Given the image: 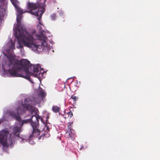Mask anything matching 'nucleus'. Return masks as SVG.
Segmentation results:
<instances>
[{
    "label": "nucleus",
    "instance_id": "obj_3",
    "mask_svg": "<svg viewBox=\"0 0 160 160\" xmlns=\"http://www.w3.org/2000/svg\"><path fill=\"white\" fill-rule=\"evenodd\" d=\"M37 27L39 30L40 34L34 35L28 33V34L32 37V41L30 46H26L32 48L33 51L40 52L43 50L44 46L47 44L46 40L47 37L45 35V32L42 29L41 26L38 25Z\"/></svg>",
    "mask_w": 160,
    "mask_h": 160
},
{
    "label": "nucleus",
    "instance_id": "obj_24",
    "mask_svg": "<svg viewBox=\"0 0 160 160\" xmlns=\"http://www.w3.org/2000/svg\"><path fill=\"white\" fill-rule=\"evenodd\" d=\"M41 19H40V20H39V24H40L41 25H42V22L40 21V20H41Z\"/></svg>",
    "mask_w": 160,
    "mask_h": 160
},
{
    "label": "nucleus",
    "instance_id": "obj_26",
    "mask_svg": "<svg viewBox=\"0 0 160 160\" xmlns=\"http://www.w3.org/2000/svg\"><path fill=\"white\" fill-rule=\"evenodd\" d=\"M66 133V134L68 133L69 136H70V134H69V133H68V132H67Z\"/></svg>",
    "mask_w": 160,
    "mask_h": 160
},
{
    "label": "nucleus",
    "instance_id": "obj_19",
    "mask_svg": "<svg viewBox=\"0 0 160 160\" xmlns=\"http://www.w3.org/2000/svg\"><path fill=\"white\" fill-rule=\"evenodd\" d=\"M71 98H72V99L74 101H76L77 100V97L74 96L72 95L71 97Z\"/></svg>",
    "mask_w": 160,
    "mask_h": 160
},
{
    "label": "nucleus",
    "instance_id": "obj_4",
    "mask_svg": "<svg viewBox=\"0 0 160 160\" xmlns=\"http://www.w3.org/2000/svg\"><path fill=\"white\" fill-rule=\"evenodd\" d=\"M46 0H40L35 3L28 2L27 3V7L29 11H27L31 14L38 17L37 19L40 20L42 15L45 12V3Z\"/></svg>",
    "mask_w": 160,
    "mask_h": 160
},
{
    "label": "nucleus",
    "instance_id": "obj_5",
    "mask_svg": "<svg viewBox=\"0 0 160 160\" xmlns=\"http://www.w3.org/2000/svg\"><path fill=\"white\" fill-rule=\"evenodd\" d=\"M41 98H39L36 99L34 102L29 98H25L24 100V103L22 104V108L24 109L26 108L29 111L32 115H34L38 113V109L32 106L36 105L37 103H39L41 102Z\"/></svg>",
    "mask_w": 160,
    "mask_h": 160
},
{
    "label": "nucleus",
    "instance_id": "obj_25",
    "mask_svg": "<svg viewBox=\"0 0 160 160\" xmlns=\"http://www.w3.org/2000/svg\"><path fill=\"white\" fill-rule=\"evenodd\" d=\"M48 127H47V130H48V131H49V129L48 130Z\"/></svg>",
    "mask_w": 160,
    "mask_h": 160
},
{
    "label": "nucleus",
    "instance_id": "obj_20",
    "mask_svg": "<svg viewBox=\"0 0 160 160\" xmlns=\"http://www.w3.org/2000/svg\"><path fill=\"white\" fill-rule=\"evenodd\" d=\"M73 123V122H68V124H69L68 125V129L70 130H71V125Z\"/></svg>",
    "mask_w": 160,
    "mask_h": 160
},
{
    "label": "nucleus",
    "instance_id": "obj_13",
    "mask_svg": "<svg viewBox=\"0 0 160 160\" xmlns=\"http://www.w3.org/2000/svg\"><path fill=\"white\" fill-rule=\"evenodd\" d=\"M52 110L54 112L57 113L60 110V108L58 106H54L52 107Z\"/></svg>",
    "mask_w": 160,
    "mask_h": 160
},
{
    "label": "nucleus",
    "instance_id": "obj_27",
    "mask_svg": "<svg viewBox=\"0 0 160 160\" xmlns=\"http://www.w3.org/2000/svg\"><path fill=\"white\" fill-rule=\"evenodd\" d=\"M48 116L47 117V119H48Z\"/></svg>",
    "mask_w": 160,
    "mask_h": 160
},
{
    "label": "nucleus",
    "instance_id": "obj_23",
    "mask_svg": "<svg viewBox=\"0 0 160 160\" xmlns=\"http://www.w3.org/2000/svg\"><path fill=\"white\" fill-rule=\"evenodd\" d=\"M11 44H12V47H14V44L12 43V42H11Z\"/></svg>",
    "mask_w": 160,
    "mask_h": 160
},
{
    "label": "nucleus",
    "instance_id": "obj_15",
    "mask_svg": "<svg viewBox=\"0 0 160 160\" xmlns=\"http://www.w3.org/2000/svg\"><path fill=\"white\" fill-rule=\"evenodd\" d=\"M39 95H40L41 97H38L37 98H36V99H35V100L36 99H38V98H41V101L42 100V98H43L45 96V95L44 94V92L43 91H40L39 93Z\"/></svg>",
    "mask_w": 160,
    "mask_h": 160
},
{
    "label": "nucleus",
    "instance_id": "obj_16",
    "mask_svg": "<svg viewBox=\"0 0 160 160\" xmlns=\"http://www.w3.org/2000/svg\"><path fill=\"white\" fill-rule=\"evenodd\" d=\"M12 4L14 6V7H18V5L17 4V0H10Z\"/></svg>",
    "mask_w": 160,
    "mask_h": 160
},
{
    "label": "nucleus",
    "instance_id": "obj_12",
    "mask_svg": "<svg viewBox=\"0 0 160 160\" xmlns=\"http://www.w3.org/2000/svg\"><path fill=\"white\" fill-rule=\"evenodd\" d=\"M17 9V11L18 13V14H22L25 12H27V11H24L23 12V10L20 8H19L18 6V7H15Z\"/></svg>",
    "mask_w": 160,
    "mask_h": 160
},
{
    "label": "nucleus",
    "instance_id": "obj_7",
    "mask_svg": "<svg viewBox=\"0 0 160 160\" xmlns=\"http://www.w3.org/2000/svg\"><path fill=\"white\" fill-rule=\"evenodd\" d=\"M25 109L22 108V104L18 107L17 109V112L15 111H11L10 112V115L13 118L19 122H21V117L19 116V114L24 112Z\"/></svg>",
    "mask_w": 160,
    "mask_h": 160
},
{
    "label": "nucleus",
    "instance_id": "obj_21",
    "mask_svg": "<svg viewBox=\"0 0 160 160\" xmlns=\"http://www.w3.org/2000/svg\"><path fill=\"white\" fill-rule=\"evenodd\" d=\"M68 113L69 115V116L70 117V118H71L73 116V114L72 112H71V111L70 112H67Z\"/></svg>",
    "mask_w": 160,
    "mask_h": 160
},
{
    "label": "nucleus",
    "instance_id": "obj_10",
    "mask_svg": "<svg viewBox=\"0 0 160 160\" xmlns=\"http://www.w3.org/2000/svg\"><path fill=\"white\" fill-rule=\"evenodd\" d=\"M40 119L41 121L42 120V118H41L40 116L38 114V113L34 115H32L31 118V123L32 122H36L37 125L38 122V119Z\"/></svg>",
    "mask_w": 160,
    "mask_h": 160
},
{
    "label": "nucleus",
    "instance_id": "obj_17",
    "mask_svg": "<svg viewBox=\"0 0 160 160\" xmlns=\"http://www.w3.org/2000/svg\"><path fill=\"white\" fill-rule=\"evenodd\" d=\"M45 133L43 134L42 135H41L38 138V139L39 140L42 139H43L44 137L48 133V132H45Z\"/></svg>",
    "mask_w": 160,
    "mask_h": 160
},
{
    "label": "nucleus",
    "instance_id": "obj_14",
    "mask_svg": "<svg viewBox=\"0 0 160 160\" xmlns=\"http://www.w3.org/2000/svg\"><path fill=\"white\" fill-rule=\"evenodd\" d=\"M31 119H26V120H21V122H22V125L24 123H28V122H30L31 124Z\"/></svg>",
    "mask_w": 160,
    "mask_h": 160
},
{
    "label": "nucleus",
    "instance_id": "obj_6",
    "mask_svg": "<svg viewBox=\"0 0 160 160\" xmlns=\"http://www.w3.org/2000/svg\"><path fill=\"white\" fill-rule=\"evenodd\" d=\"M8 135L10 137L11 135L8 130H4L0 133V143H1L4 147H7L9 145L7 142V138Z\"/></svg>",
    "mask_w": 160,
    "mask_h": 160
},
{
    "label": "nucleus",
    "instance_id": "obj_18",
    "mask_svg": "<svg viewBox=\"0 0 160 160\" xmlns=\"http://www.w3.org/2000/svg\"><path fill=\"white\" fill-rule=\"evenodd\" d=\"M63 118L65 119L68 118H69V115L67 112L64 113L63 115H62Z\"/></svg>",
    "mask_w": 160,
    "mask_h": 160
},
{
    "label": "nucleus",
    "instance_id": "obj_8",
    "mask_svg": "<svg viewBox=\"0 0 160 160\" xmlns=\"http://www.w3.org/2000/svg\"><path fill=\"white\" fill-rule=\"evenodd\" d=\"M38 125L36 122H32L31 123V126L33 128V130L32 131V134H31L29 137V139H31L33 137H37L40 134V130L37 129V126Z\"/></svg>",
    "mask_w": 160,
    "mask_h": 160
},
{
    "label": "nucleus",
    "instance_id": "obj_22",
    "mask_svg": "<svg viewBox=\"0 0 160 160\" xmlns=\"http://www.w3.org/2000/svg\"><path fill=\"white\" fill-rule=\"evenodd\" d=\"M56 15L55 14H52L51 15L52 20H54L56 18Z\"/></svg>",
    "mask_w": 160,
    "mask_h": 160
},
{
    "label": "nucleus",
    "instance_id": "obj_11",
    "mask_svg": "<svg viewBox=\"0 0 160 160\" xmlns=\"http://www.w3.org/2000/svg\"><path fill=\"white\" fill-rule=\"evenodd\" d=\"M21 128L18 126L14 127L13 129V134L17 136H18L21 132Z\"/></svg>",
    "mask_w": 160,
    "mask_h": 160
},
{
    "label": "nucleus",
    "instance_id": "obj_1",
    "mask_svg": "<svg viewBox=\"0 0 160 160\" xmlns=\"http://www.w3.org/2000/svg\"><path fill=\"white\" fill-rule=\"evenodd\" d=\"M9 62L7 66L9 68L6 70L10 76L13 77H20L27 80L30 79V76H33L37 78L40 77L41 74L39 65H36L33 66V72L29 71L30 63L29 61L25 59L20 60H16L14 57L11 56L8 57Z\"/></svg>",
    "mask_w": 160,
    "mask_h": 160
},
{
    "label": "nucleus",
    "instance_id": "obj_9",
    "mask_svg": "<svg viewBox=\"0 0 160 160\" xmlns=\"http://www.w3.org/2000/svg\"><path fill=\"white\" fill-rule=\"evenodd\" d=\"M5 0H0V24L4 17V13L5 12V10L2 7L4 4Z\"/></svg>",
    "mask_w": 160,
    "mask_h": 160
},
{
    "label": "nucleus",
    "instance_id": "obj_2",
    "mask_svg": "<svg viewBox=\"0 0 160 160\" xmlns=\"http://www.w3.org/2000/svg\"><path fill=\"white\" fill-rule=\"evenodd\" d=\"M22 18V14L17 15V24L15 28V36L18 40L21 39L22 43L25 46H30L32 41V37L28 34L25 27L21 25Z\"/></svg>",
    "mask_w": 160,
    "mask_h": 160
}]
</instances>
